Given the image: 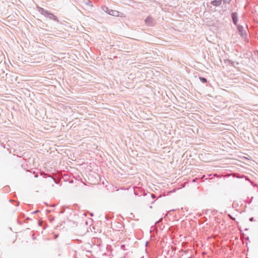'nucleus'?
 Returning a JSON list of instances; mask_svg holds the SVG:
<instances>
[{"label": "nucleus", "instance_id": "f257e3e1", "mask_svg": "<svg viewBox=\"0 0 258 258\" xmlns=\"http://www.w3.org/2000/svg\"><path fill=\"white\" fill-rule=\"evenodd\" d=\"M102 10L110 15L116 17L119 16V12L118 11L109 9L108 7L106 6H103L102 7Z\"/></svg>", "mask_w": 258, "mask_h": 258}, {"label": "nucleus", "instance_id": "f03ea898", "mask_svg": "<svg viewBox=\"0 0 258 258\" xmlns=\"http://www.w3.org/2000/svg\"><path fill=\"white\" fill-rule=\"evenodd\" d=\"M237 28L240 35L243 38L247 36V32L244 30V28L240 25H237Z\"/></svg>", "mask_w": 258, "mask_h": 258}, {"label": "nucleus", "instance_id": "7ed1b4c3", "mask_svg": "<svg viewBox=\"0 0 258 258\" xmlns=\"http://www.w3.org/2000/svg\"><path fill=\"white\" fill-rule=\"evenodd\" d=\"M145 22L146 25L148 26H153L155 24V21L154 19L148 16L145 20Z\"/></svg>", "mask_w": 258, "mask_h": 258}, {"label": "nucleus", "instance_id": "20e7f679", "mask_svg": "<svg viewBox=\"0 0 258 258\" xmlns=\"http://www.w3.org/2000/svg\"><path fill=\"white\" fill-rule=\"evenodd\" d=\"M231 16L233 24L236 26L238 25V14L236 12H232L231 14Z\"/></svg>", "mask_w": 258, "mask_h": 258}, {"label": "nucleus", "instance_id": "39448f33", "mask_svg": "<svg viewBox=\"0 0 258 258\" xmlns=\"http://www.w3.org/2000/svg\"><path fill=\"white\" fill-rule=\"evenodd\" d=\"M37 9H38V12L41 14L45 16V17L47 16V15L48 14V13L49 12V11L45 10L43 8L39 7H37Z\"/></svg>", "mask_w": 258, "mask_h": 258}, {"label": "nucleus", "instance_id": "423d86ee", "mask_svg": "<svg viewBox=\"0 0 258 258\" xmlns=\"http://www.w3.org/2000/svg\"><path fill=\"white\" fill-rule=\"evenodd\" d=\"M46 17L49 18L51 20H53L55 21H58V18L56 16H55L54 14L51 13L50 12H48V14L46 16Z\"/></svg>", "mask_w": 258, "mask_h": 258}, {"label": "nucleus", "instance_id": "0eeeda50", "mask_svg": "<svg viewBox=\"0 0 258 258\" xmlns=\"http://www.w3.org/2000/svg\"><path fill=\"white\" fill-rule=\"evenodd\" d=\"M222 1L221 0H214L211 2V5L215 7H218L222 4Z\"/></svg>", "mask_w": 258, "mask_h": 258}, {"label": "nucleus", "instance_id": "6e6552de", "mask_svg": "<svg viewBox=\"0 0 258 258\" xmlns=\"http://www.w3.org/2000/svg\"><path fill=\"white\" fill-rule=\"evenodd\" d=\"M200 80L203 83H206L207 82V79L203 77H199Z\"/></svg>", "mask_w": 258, "mask_h": 258}, {"label": "nucleus", "instance_id": "1a4fd4ad", "mask_svg": "<svg viewBox=\"0 0 258 258\" xmlns=\"http://www.w3.org/2000/svg\"><path fill=\"white\" fill-rule=\"evenodd\" d=\"M231 0H223V3H228V4H230V3L231 2Z\"/></svg>", "mask_w": 258, "mask_h": 258}, {"label": "nucleus", "instance_id": "9d476101", "mask_svg": "<svg viewBox=\"0 0 258 258\" xmlns=\"http://www.w3.org/2000/svg\"><path fill=\"white\" fill-rule=\"evenodd\" d=\"M125 245L124 244H123V245H121L120 248L121 249L125 250Z\"/></svg>", "mask_w": 258, "mask_h": 258}, {"label": "nucleus", "instance_id": "9b49d317", "mask_svg": "<svg viewBox=\"0 0 258 258\" xmlns=\"http://www.w3.org/2000/svg\"><path fill=\"white\" fill-rule=\"evenodd\" d=\"M85 1L87 5H90L91 3L90 0H85Z\"/></svg>", "mask_w": 258, "mask_h": 258}, {"label": "nucleus", "instance_id": "f8f14e48", "mask_svg": "<svg viewBox=\"0 0 258 258\" xmlns=\"http://www.w3.org/2000/svg\"><path fill=\"white\" fill-rule=\"evenodd\" d=\"M229 217L232 220H235V218L233 217L231 215H228Z\"/></svg>", "mask_w": 258, "mask_h": 258}, {"label": "nucleus", "instance_id": "ddd939ff", "mask_svg": "<svg viewBox=\"0 0 258 258\" xmlns=\"http://www.w3.org/2000/svg\"><path fill=\"white\" fill-rule=\"evenodd\" d=\"M150 195H151V197H152V198L153 199H155L156 198L155 195H154L153 194H151Z\"/></svg>", "mask_w": 258, "mask_h": 258}, {"label": "nucleus", "instance_id": "4468645a", "mask_svg": "<svg viewBox=\"0 0 258 258\" xmlns=\"http://www.w3.org/2000/svg\"><path fill=\"white\" fill-rule=\"evenodd\" d=\"M249 220L250 221L252 222V221H253L254 218H253V217H251V218H249Z\"/></svg>", "mask_w": 258, "mask_h": 258}, {"label": "nucleus", "instance_id": "2eb2a0df", "mask_svg": "<svg viewBox=\"0 0 258 258\" xmlns=\"http://www.w3.org/2000/svg\"><path fill=\"white\" fill-rule=\"evenodd\" d=\"M38 212H39V211H38V210H36V211H35V212H34V214H36V213H38Z\"/></svg>", "mask_w": 258, "mask_h": 258}, {"label": "nucleus", "instance_id": "dca6fc26", "mask_svg": "<svg viewBox=\"0 0 258 258\" xmlns=\"http://www.w3.org/2000/svg\"><path fill=\"white\" fill-rule=\"evenodd\" d=\"M188 258H192L191 257H189Z\"/></svg>", "mask_w": 258, "mask_h": 258}]
</instances>
